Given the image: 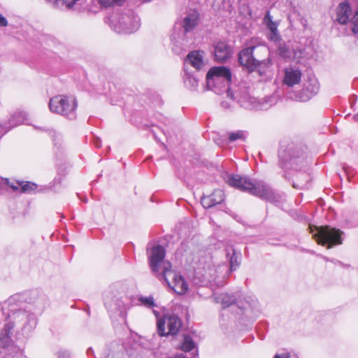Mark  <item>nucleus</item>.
Listing matches in <instances>:
<instances>
[{
	"label": "nucleus",
	"instance_id": "obj_16",
	"mask_svg": "<svg viewBox=\"0 0 358 358\" xmlns=\"http://www.w3.org/2000/svg\"><path fill=\"white\" fill-rule=\"evenodd\" d=\"M352 10L347 1L341 2L336 8V20L341 24H346L350 18Z\"/></svg>",
	"mask_w": 358,
	"mask_h": 358
},
{
	"label": "nucleus",
	"instance_id": "obj_10",
	"mask_svg": "<svg viewBox=\"0 0 358 358\" xmlns=\"http://www.w3.org/2000/svg\"><path fill=\"white\" fill-rule=\"evenodd\" d=\"M157 332L160 336L176 335L181 326V320L176 315H165L157 320Z\"/></svg>",
	"mask_w": 358,
	"mask_h": 358
},
{
	"label": "nucleus",
	"instance_id": "obj_34",
	"mask_svg": "<svg viewBox=\"0 0 358 358\" xmlns=\"http://www.w3.org/2000/svg\"><path fill=\"white\" fill-rule=\"evenodd\" d=\"M99 3L104 7H108L115 4L113 0H99Z\"/></svg>",
	"mask_w": 358,
	"mask_h": 358
},
{
	"label": "nucleus",
	"instance_id": "obj_12",
	"mask_svg": "<svg viewBox=\"0 0 358 358\" xmlns=\"http://www.w3.org/2000/svg\"><path fill=\"white\" fill-rule=\"evenodd\" d=\"M319 92V83L315 79H310L304 84L303 88L296 94L300 101H307Z\"/></svg>",
	"mask_w": 358,
	"mask_h": 358
},
{
	"label": "nucleus",
	"instance_id": "obj_28",
	"mask_svg": "<svg viewBox=\"0 0 358 358\" xmlns=\"http://www.w3.org/2000/svg\"><path fill=\"white\" fill-rule=\"evenodd\" d=\"M195 348V343L191 336L185 335L182 345V350L185 352H189Z\"/></svg>",
	"mask_w": 358,
	"mask_h": 358
},
{
	"label": "nucleus",
	"instance_id": "obj_35",
	"mask_svg": "<svg viewBox=\"0 0 358 358\" xmlns=\"http://www.w3.org/2000/svg\"><path fill=\"white\" fill-rule=\"evenodd\" d=\"M264 22L265 23L266 25L271 22H273V17L271 15L270 12L268 10L266 11V13L264 17Z\"/></svg>",
	"mask_w": 358,
	"mask_h": 358
},
{
	"label": "nucleus",
	"instance_id": "obj_49",
	"mask_svg": "<svg viewBox=\"0 0 358 358\" xmlns=\"http://www.w3.org/2000/svg\"><path fill=\"white\" fill-rule=\"evenodd\" d=\"M90 352H92V349L91 348H90L88 350H87V353L89 354Z\"/></svg>",
	"mask_w": 358,
	"mask_h": 358
},
{
	"label": "nucleus",
	"instance_id": "obj_17",
	"mask_svg": "<svg viewBox=\"0 0 358 358\" xmlns=\"http://www.w3.org/2000/svg\"><path fill=\"white\" fill-rule=\"evenodd\" d=\"M302 73L299 69L288 68L285 70L283 83L288 87H293L301 80Z\"/></svg>",
	"mask_w": 358,
	"mask_h": 358
},
{
	"label": "nucleus",
	"instance_id": "obj_45",
	"mask_svg": "<svg viewBox=\"0 0 358 358\" xmlns=\"http://www.w3.org/2000/svg\"><path fill=\"white\" fill-rule=\"evenodd\" d=\"M336 262L338 264H339L340 265H341L342 266L345 267V268H348L350 267V265H346V264H343L342 262H339V261H336Z\"/></svg>",
	"mask_w": 358,
	"mask_h": 358
},
{
	"label": "nucleus",
	"instance_id": "obj_11",
	"mask_svg": "<svg viewBox=\"0 0 358 358\" xmlns=\"http://www.w3.org/2000/svg\"><path fill=\"white\" fill-rule=\"evenodd\" d=\"M77 106L78 101L73 95H57L49 101L51 112H74Z\"/></svg>",
	"mask_w": 358,
	"mask_h": 358
},
{
	"label": "nucleus",
	"instance_id": "obj_44",
	"mask_svg": "<svg viewBox=\"0 0 358 358\" xmlns=\"http://www.w3.org/2000/svg\"><path fill=\"white\" fill-rule=\"evenodd\" d=\"M64 114L67 115L66 117H68L69 119H74V118H76V115H75L74 113H64Z\"/></svg>",
	"mask_w": 358,
	"mask_h": 358
},
{
	"label": "nucleus",
	"instance_id": "obj_18",
	"mask_svg": "<svg viewBox=\"0 0 358 358\" xmlns=\"http://www.w3.org/2000/svg\"><path fill=\"white\" fill-rule=\"evenodd\" d=\"M104 305L109 311L117 312L122 310L123 302L112 293L107 292L104 295Z\"/></svg>",
	"mask_w": 358,
	"mask_h": 358
},
{
	"label": "nucleus",
	"instance_id": "obj_38",
	"mask_svg": "<svg viewBox=\"0 0 358 358\" xmlns=\"http://www.w3.org/2000/svg\"><path fill=\"white\" fill-rule=\"evenodd\" d=\"M187 82H188L189 83V85H191V87L192 88H194V87H196L197 85V80L195 79L194 78L189 77Z\"/></svg>",
	"mask_w": 358,
	"mask_h": 358
},
{
	"label": "nucleus",
	"instance_id": "obj_8",
	"mask_svg": "<svg viewBox=\"0 0 358 358\" xmlns=\"http://www.w3.org/2000/svg\"><path fill=\"white\" fill-rule=\"evenodd\" d=\"M342 234L340 229L324 226L319 228L314 236L319 244L324 245L328 243L327 248H331L333 245L342 244Z\"/></svg>",
	"mask_w": 358,
	"mask_h": 358
},
{
	"label": "nucleus",
	"instance_id": "obj_4",
	"mask_svg": "<svg viewBox=\"0 0 358 358\" xmlns=\"http://www.w3.org/2000/svg\"><path fill=\"white\" fill-rule=\"evenodd\" d=\"M278 159L279 166L284 169L300 170L307 164L305 148L287 138L280 142Z\"/></svg>",
	"mask_w": 358,
	"mask_h": 358
},
{
	"label": "nucleus",
	"instance_id": "obj_42",
	"mask_svg": "<svg viewBox=\"0 0 358 358\" xmlns=\"http://www.w3.org/2000/svg\"><path fill=\"white\" fill-rule=\"evenodd\" d=\"M125 0H113L114 3L117 6H122Z\"/></svg>",
	"mask_w": 358,
	"mask_h": 358
},
{
	"label": "nucleus",
	"instance_id": "obj_39",
	"mask_svg": "<svg viewBox=\"0 0 358 358\" xmlns=\"http://www.w3.org/2000/svg\"><path fill=\"white\" fill-rule=\"evenodd\" d=\"M8 128H4L0 124V138L8 131Z\"/></svg>",
	"mask_w": 358,
	"mask_h": 358
},
{
	"label": "nucleus",
	"instance_id": "obj_13",
	"mask_svg": "<svg viewBox=\"0 0 358 358\" xmlns=\"http://www.w3.org/2000/svg\"><path fill=\"white\" fill-rule=\"evenodd\" d=\"M224 193L222 189H217L209 196H203L201 199V203L205 208H212L222 203L224 200Z\"/></svg>",
	"mask_w": 358,
	"mask_h": 358
},
{
	"label": "nucleus",
	"instance_id": "obj_40",
	"mask_svg": "<svg viewBox=\"0 0 358 358\" xmlns=\"http://www.w3.org/2000/svg\"><path fill=\"white\" fill-rule=\"evenodd\" d=\"M273 358H290V356L289 354L283 353L281 355H275Z\"/></svg>",
	"mask_w": 358,
	"mask_h": 358
},
{
	"label": "nucleus",
	"instance_id": "obj_9",
	"mask_svg": "<svg viewBox=\"0 0 358 358\" xmlns=\"http://www.w3.org/2000/svg\"><path fill=\"white\" fill-rule=\"evenodd\" d=\"M258 52L267 54L268 50L266 47L250 46L243 49L238 53V62L245 67L249 72L255 71V62L259 56Z\"/></svg>",
	"mask_w": 358,
	"mask_h": 358
},
{
	"label": "nucleus",
	"instance_id": "obj_32",
	"mask_svg": "<svg viewBox=\"0 0 358 358\" xmlns=\"http://www.w3.org/2000/svg\"><path fill=\"white\" fill-rule=\"evenodd\" d=\"M278 52L280 56L285 57L287 56L288 49L285 45H280Z\"/></svg>",
	"mask_w": 358,
	"mask_h": 358
},
{
	"label": "nucleus",
	"instance_id": "obj_19",
	"mask_svg": "<svg viewBox=\"0 0 358 358\" xmlns=\"http://www.w3.org/2000/svg\"><path fill=\"white\" fill-rule=\"evenodd\" d=\"M199 14L196 10L188 13L182 21V28L185 33L192 31L198 24Z\"/></svg>",
	"mask_w": 358,
	"mask_h": 358
},
{
	"label": "nucleus",
	"instance_id": "obj_20",
	"mask_svg": "<svg viewBox=\"0 0 358 358\" xmlns=\"http://www.w3.org/2000/svg\"><path fill=\"white\" fill-rule=\"evenodd\" d=\"M212 299L215 303H220L223 306V308H226L236 302V297L234 294L227 293L215 294L212 296Z\"/></svg>",
	"mask_w": 358,
	"mask_h": 358
},
{
	"label": "nucleus",
	"instance_id": "obj_5",
	"mask_svg": "<svg viewBox=\"0 0 358 358\" xmlns=\"http://www.w3.org/2000/svg\"><path fill=\"white\" fill-rule=\"evenodd\" d=\"M208 88L217 94L229 90L231 82L230 69L224 66L212 67L206 74Z\"/></svg>",
	"mask_w": 358,
	"mask_h": 358
},
{
	"label": "nucleus",
	"instance_id": "obj_21",
	"mask_svg": "<svg viewBox=\"0 0 358 358\" xmlns=\"http://www.w3.org/2000/svg\"><path fill=\"white\" fill-rule=\"evenodd\" d=\"M310 180V176L308 173H299L296 176V181H294L293 183V187L300 189L308 188Z\"/></svg>",
	"mask_w": 358,
	"mask_h": 358
},
{
	"label": "nucleus",
	"instance_id": "obj_14",
	"mask_svg": "<svg viewBox=\"0 0 358 358\" xmlns=\"http://www.w3.org/2000/svg\"><path fill=\"white\" fill-rule=\"evenodd\" d=\"M214 49L215 59L217 62H225L231 55V47L225 42L220 41L217 43L214 46Z\"/></svg>",
	"mask_w": 358,
	"mask_h": 358
},
{
	"label": "nucleus",
	"instance_id": "obj_33",
	"mask_svg": "<svg viewBox=\"0 0 358 358\" xmlns=\"http://www.w3.org/2000/svg\"><path fill=\"white\" fill-rule=\"evenodd\" d=\"M57 358H71V354L67 350H61L57 354Z\"/></svg>",
	"mask_w": 358,
	"mask_h": 358
},
{
	"label": "nucleus",
	"instance_id": "obj_52",
	"mask_svg": "<svg viewBox=\"0 0 358 358\" xmlns=\"http://www.w3.org/2000/svg\"><path fill=\"white\" fill-rule=\"evenodd\" d=\"M230 255V252H227V256L229 257Z\"/></svg>",
	"mask_w": 358,
	"mask_h": 358
},
{
	"label": "nucleus",
	"instance_id": "obj_50",
	"mask_svg": "<svg viewBox=\"0 0 358 358\" xmlns=\"http://www.w3.org/2000/svg\"><path fill=\"white\" fill-rule=\"evenodd\" d=\"M141 1H143V2H150V1H151L152 0H141Z\"/></svg>",
	"mask_w": 358,
	"mask_h": 358
},
{
	"label": "nucleus",
	"instance_id": "obj_47",
	"mask_svg": "<svg viewBox=\"0 0 358 358\" xmlns=\"http://www.w3.org/2000/svg\"><path fill=\"white\" fill-rule=\"evenodd\" d=\"M354 120L355 121H357L358 122V113H356L354 117H353Z\"/></svg>",
	"mask_w": 358,
	"mask_h": 358
},
{
	"label": "nucleus",
	"instance_id": "obj_7",
	"mask_svg": "<svg viewBox=\"0 0 358 358\" xmlns=\"http://www.w3.org/2000/svg\"><path fill=\"white\" fill-rule=\"evenodd\" d=\"M113 29L117 33L131 34L140 27V17L133 11L113 17Z\"/></svg>",
	"mask_w": 358,
	"mask_h": 358
},
{
	"label": "nucleus",
	"instance_id": "obj_29",
	"mask_svg": "<svg viewBox=\"0 0 358 358\" xmlns=\"http://www.w3.org/2000/svg\"><path fill=\"white\" fill-rule=\"evenodd\" d=\"M22 192H34L37 188V185L31 182H21L19 183Z\"/></svg>",
	"mask_w": 358,
	"mask_h": 358
},
{
	"label": "nucleus",
	"instance_id": "obj_48",
	"mask_svg": "<svg viewBox=\"0 0 358 358\" xmlns=\"http://www.w3.org/2000/svg\"><path fill=\"white\" fill-rule=\"evenodd\" d=\"M319 229V227H317V228H316V231H315L314 234H313V231H311V234H313V238H314L316 241H317V239L315 238L314 234L317 231V229Z\"/></svg>",
	"mask_w": 358,
	"mask_h": 358
},
{
	"label": "nucleus",
	"instance_id": "obj_51",
	"mask_svg": "<svg viewBox=\"0 0 358 358\" xmlns=\"http://www.w3.org/2000/svg\"><path fill=\"white\" fill-rule=\"evenodd\" d=\"M154 313L155 314V315H156L157 317L158 316V313H157V312H156V311H155V310H154Z\"/></svg>",
	"mask_w": 358,
	"mask_h": 358
},
{
	"label": "nucleus",
	"instance_id": "obj_30",
	"mask_svg": "<svg viewBox=\"0 0 358 358\" xmlns=\"http://www.w3.org/2000/svg\"><path fill=\"white\" fill-rule=\"evenodd\" d=\"M351 29L354 34L358 33V12H356L352 18Z\"/></svg>",
	"mask_w": 358,
	"mask_h": 358
},
{
	"label": "nucleus",
	"instance_id": "obj_24",
	"mask_svg": "<svg viewBox=\"0 0 358 358\" xmlns=\"http://www.w3.org/2000/svg\"><path fill=\"white\" fill-rule=\"evenodd\" d=\"M10 334L11 331H6V327L4 325L3 329L0 334V348H4L11 343Z\"/></svg>",
	"mask_w": 358,
	"mask_h": 358
},
{
	"label": "nucleus",
	"instance_id": "obj_36",
	"mask_svg": "<svg viewBox=\"0 0 358 358\" xmlns=\"http://www.w3.org/2000/svg\"><path fill=\"white\" fill-rule=\"evenodd\" d=\"M8 26V20L0 13V27H5Z\"/></svg>",
	"mask_w": 358,
	"mask_h": 358
},
{
	"label": "nucleus",
	"instance_id": "obj_2",
	"mask_svg": "<svg viewBox=\"0 0 358 358\" xmlns=\"http://www.w3.org/2000/svg\"><path fill=\"white\" fill-rule=\"evenodd\" d=\"M25 300L24 294H16L9 297L4 302L3 306H0V310L7 306L10 311L8 321L5 324L6 331H11L14 327H17L23 334H29L35 327L36 324L35 315L30 311L22 308Z\"/></svg>",
	"mask_w": 358,
	"mask_h": 358
},
{
	"label": "nucleus",
	"instance_id": "obj_27",
	"mask_svg": "<svg viewBox=\"0 0 358 358\" xmlns=\"http://www.w3.org/2000/svg\"><path fill=\"white\" fill-rule=\"evenodd\" d=\"M232 254L229 258L230 271H234L240 265V255H237L234 249L231 250Z\"/></svg>",
	"mask_w": 358,
	"mask_h": 358
},
{
	"label": "nucleus",
	"instance_id": "obj_53",
	"mask_svg": "<svg viewBox=\"0 0 358 358\" xmlns=\"http://www.w3.org/2000/svg\"><path fill=\"white\" fill-rule=\"evenodd\" d=\"M294 358H298V357H294Z\"/></svg>",
	"mask_w": 358,
	"mask_h": 358
},
{
	"label": "nucleus",
	"instance_id": "obj_6",
	"mask_svg": "<svg viewBox=\"0 0 358 358\" xmlns=\"http://www.w3.org/2000/svg\"><path fill=\"white\" fill-rule=\"evenodd\" d=\"M192 268L196 278L201 279L203 285L215 282L217 271L213 264L212 258L207 255H199L194 257Z\"/></svg>",
	"mask_w": 358,
	"mask_h": 358
},
{
	"label": "nucleus",
	"instance_id": "obj_1",
	"mask_svg": "<svg viewBox=\"0 0 358 358\" xmlns=\"http://www.w3.org/2000/svg\"><path fill=\"white\" fill-rule=\"evenodd\" d=\"M165 254L163 246L153 247L148 258L150 268L159 280H164L178 294H183L188 289V285L182 275L172 270L171 264L164 261Z\"/></svg>",
	"mask_w": 358,
	"mask_h": 358
},
{
	"label": "nucleus",
	"instance_id": "obj_43",
	"mask_svg": "<svg viewBox=\"0 0 358 358\" xmlns=\"http://www.w3.org/2000/svg\"><path fill=\"white\" fill-rule=\"evenodd\" d=\"M19 183H20V182H17L16 183V185H10V187L13 189V190H17L19 189V187H20V185H19Z\"/></svg>",
	"mask_w": 358,
	"mask_h": 358
},
{
	"label": "nucleus",
	"instance_id": "obj_37",
	"mask_svg": "<svg viewBox=\"0 0 358 358\" xmlns=\"http://www.w3.org/2000/svg\"><path fill=\"white\" fill-rule=\"evenodd\" d=\"M52 141L54 142L55 145H57V143L60 144V141H61L60 135L54 133L52 135Z\"/></svg>",
	"mask_w": 358,
	"mask_h": 358
},
{
	"label": "nucleus",
	"instance_id": "obj_22",
	"mask_svg": "<svg viewBox=\"0 0 358 358\" xmlns=\"http://www.w3.org/2000/svg\"><path fill=\"white\" fill-rule=\"evenodd\" d=\"M255 65L257 66L255 71H257L261 76L264 75L266 74L268 69L271 66V58L268 57L266 59H262L259 56L257 58V62H255Z\"/></svg>",
	"mask_w": 358,
	"mask_h": 358
},
{
	"label": "nucleus",
	"instance_id": "obj_26",
	"mask_svg": "<svg viewBox=\"0 0 358 358\" xmlns=\"http://www.w3.org/2000/svg\"><path fill=\"white\" fill-rule=\"evenodd\" d=\"M138 301L140 302L141 305L148 308H152L157 306L154 298L152 296H141L138 297Z\"/></svg>",
	"mask_w": 358,
	"mask_h": 358
},
{
	"label": "nucleus",
	"instance_id": "obj_15",
	"mask_svg": "<svg viewBox=\"0 0 358 358\" xmlns=\"http://www.w3.org/2000/svg\"><path fill=\"white\" fill-rule=\"evenodd\" d=\"M203 51L194 50L190 52L186 57L185 64H190L195 69L199 71L204 66Z\"/></svg>",
	"mask_w": 358,
	"mask_h": 358
},
{
	"label": "nucleus",
	"instance_id": "obj_25",
	"mask_svg": "<svg viewBox=\"0 0 358 358\" xmlns=\"http://www.w3.org/2000/svg\"><path fill=\"white\" fill-rule=\"evenodd\" d=\"M228 141L231 143L237 140H242L245 141L247 137V132L243 130L229 132L228 134Z\"/></svg>",
	"mask_w": 358,
	"mask_h": 358
},
{
	"label": "nucleus",
	"instance_id": "obj_31",
	"mask_svg": "<svg viewBox=\"0 0 358 358\" xmlns=\"http://www.w3.org/2000/svg\"><path fill=\"white\" fill-rule=\"evenodd\" d=\"M266 27L271 31V32L272 33V34L273 36H277L278 25L275 22H271V23L266 24Z\"/></svg>",
	"mask_w": 358,
	"mask_h": 358
},
{
	"label": "nucleus",
	"instance_id": "obj_46",
	"mask_svg": "<svg viewBox=\"0 0 358 358\" xmlns=\"http://www.w3.org/2000/svg\"><path fill=\"white\" fill-rule=\"evenodd\" d=\"M343 169H344L346 174L349 175V173H350V168L344 166Z\"/></svg>",
	"mask_w": 358,
	"mask_h": 358
},
{
	"label": "nucleus",
	"instance_id": "obj_41",
	"mask_svg": "<svg viewBox=\"0 0 358 358\" xmlns=\"http://www.w3.org/2000/svg\"><path fill=\"white\" fill-rule=\"evenodd\" d=\"M94 144L96 148H100L101 145V140L99 138H96L94 140Z\"/></svg>",
	"mask_w": 358,
	"mask_h": 358
},
{
	"label": "nucleus",
	"instance_id": "obj_23",
	"mask_svg": "<svg viewBox=\"0 0 358 358\" xmlns=\"http://www.w3.org/2000/svg\"><path fill=\"white\" fill-rule=\"evenodd\" d=\"M27 115V113H13L10 121V127H15L20 124H31V123L29 122Z\"/></svg>",
	"mask_w": 358,
	"mask_h": 358
},
{
	"label": "nucleus",
	"instance_id": "obj_3",
	"mask_svg": "<svg viewBox=\"0 0 358 358\" xmlns=\"http://www.w3.org/2000/svg\"><path fill=\"white\" fill-rule=\"evenodd\" d=\"M229 185L266 200L275 205L281 203L283 195L275 192L268 185L259 181L253 183L250 179L239 175H230L227 178Z\"/></svg>",
	"mask_w": 358,
	"mask_h": 358
}]
</instances>
